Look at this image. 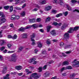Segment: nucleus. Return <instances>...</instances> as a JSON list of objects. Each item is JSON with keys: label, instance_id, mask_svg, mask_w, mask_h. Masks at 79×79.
I'll return each instance as SVG.
<instances>
[{"label": "nucleus", "instance_id": "c03bdc74", "mask_svg": "<svg viewBox=\"0 0 79 79\" xmlns=\"http://www.w3.org/2000/svg\"><path fill=\"white\" fill-rule=\"evenodd\" d=\"M77 2V1L76 0H72L71 1V2L72 3H76Z\"/></svg>", "mask_w": 79, "mask_h": 79}, {"label": "nucleus", "instance_id": "6e6552de", "mask_svg": "<svg viewBox=\"0 0 79 79\" xmlns=\"http://www.w3.org/2000/svg\"><path fill=\"white\" fill-rule=\"evenodd\" d=\"M1 18V23H0V25H1L2 23H5V21H6V19H5V17H2V18Z\"/></svg>", "mask_w": 79, "mask_h": 79}, {"label": "nucleus", "instance_id": "c9c22d12", "mask_svg": "<svg viewBox=\"0 0 79 79\" xmlns=\"http://www.w3.org/2000/svg\"><path fill=\"white\" fill-rule=\"evenodd\" d=\"M30 39H33L35 37V34L33 33L32 35L30 36Z\"/></svg>", "mask_w": 79, "mask_h": 79}, {"label": "nucleus", "instance_id": "052dcab7", "mask_svg": "<svg viewBox=\"0 0 79 79\" xmlns=\"http://www.w3.org/2000/svg\"><path fill=\"white\" fill-rule=\"evenodd\" d=\"M75 11H77V12L79 13V10L75 9V10H73V12H75Z\"/></svg>", "mask_w": 79, "mask_h": 79}, {"label": "nucleus", "instance_id": "bb28decb", "mask_svg": "<svg viewBox=\"0 0 79 79\" xmlns=\"http://www.w3.org/2000/svg\"><path fill=\"white\" fill-rule=\"evenodd\" d=\"M63 15V14L62 13H59L57 15H56V18H58V17H60V16H61Z\"/></svg>", "mask_w": 79, "mask_h": 79}, {"label": "nucleus", "instance_id": "dca6fc26", "mask_svg": "<svg viewBox=\"0 0 79 79\" xmlns=\"http://www.w3.org/2000/svg\"><path fill=\"white\" fill-rule=\"evenodd\" d=\"M68 64H69V63L67 61H64L63 63V64H62V66H64V65L66 66L67 65H68Z\"/></svg>", "mask_w": 79, "mask_h": 79}, {"label": "nucleus", "instance_id": "393cba45", "mask_svg": "<svg viewBox=\"0 0 79 79\" xmlns=\"http://www.w3.org/2000/svg\"><path fill=\"white\" fill-rule=\"evenodd\" d=\"M0 16H2L1 17V18H5V15H3V12H0Z\"/></svg>", "mask_w": 79, "mask_h": 79}, {"label": "nucleus", "instance_id": "338daca9", "mask_svg": "<svg viewBox=\"0 0 79 79\" xmlns=\"http://www.w3.org/2000/svg\"><path fill=\"white\" fill-rule=\"evenodd\" d=\"M40 32H44V30L42 29H40Z\"/></svg>", "mask_w": 79, "mask_h": 79}, {"label": "nucleus", "instance_id": "a19ab883", "mask_svg": "<svg viewBox=\"0 0 79 79\" xmlns=\"http://www.w3.org/2000/svg\"><path fill=\"white\" fill-rule=\"evenodd\" d=\"M64 70H66V67H63L61 69V72L63 71Z\"/></svg>", "mask_w": 79, "mask_h": 79}, {"label": "nucleus", "instance_id": "c85d7f7f", "mask_svg": "<svg viewBox=\"0 0 79 79\" xmlns=\"http://www.w3.org/2000/svg\"><path fill=\"white\" fill-rule=\"evenodd\" d=\"M9 8H10V6H5L4 7V9L6 10H8Z\"/></svg>", "mask_w": 79, "mask_h": 79}, {"label": "nucleus", "instance_id": "2f4dec72", "mask_svg": "<svg viewBox=\"0 0 79 79\" xmlns=\"http://www.w3.org/2000/svg\"><path fill=\"white\" fill-rule=\"evenodd\" d=\"M38 46L40 47V48H41L42 47V44L40 43H38Z\"/></svg>", "mask_w": 79, "mask_h": 79}, {"label": "nucleus", "instance_id": "f257e3e1", "mask_svg": "<svg viewBox=\"0 0 79 79\" xmlns=\"http://www.w3.org/2000/svg\"><path fill=\"white\" fill-rule=\"evenodd\" d=\"M11 57L9 59V61L11 62H16V60H17V56L16 54H13L11 56Z\"/></svg>", "mask_w": 79, "mask_h": 79}, {"label": "nucleus", "instance_id": "603ef678", "mask_svg": "<svg viewBox=\"0 0 79 79\" xmlns=\"http://www.w3.org/2000/svg\"><path fill=\"white\" fill-rule=\"evenodd\" d=\"M47 65L44 66L43 68V69H45L47 68Z\"/></svg>", "mask_w": 79, "mask_h": 79}, {"label": "nucleus", "instance_id": "6e6d98bb", "mask_svg": "<svg viewBox=\"0 0 79 79\" xmlns=\"http://www.w3.org/2000/svg\"><path fill=\"white\" fill-rule=\"evenodd\" d=\"M39 50L38 49H36L35 50L34 53H37V52H38V51Z\"/></svg>", "mask_w": 79, "mask_h": 79}, {"label": "nucleus", "instance_id": "1a4fd4ad", "mask_svg": "<svg viewBox=\"0 0 79 79\" xmlns=\"http://www.w3.org/2000/svg\"><path fill=\"white\" fill-rule=\"evenodd\" d=\"M27 37V35L26 33H24L22 34V38L23 39H26Z\"/></svg>", "mask_w": 79, "mask_h": 79}, {"label": "nucleus", "instance_id": "0e129e2a", "mask_svg": "<svg viewBox=\"0 0 79 79\" xmlns=\"http://www.w3.org/2000/svg\"><path fill=\"white\" fill-rule=\"evenodd\" d=\"M26 2V1L25 0H23L21 1V3H25Z\"/></svg>", "mask_w": 79, "mask_h": 79}, {"label": "nucleus", "instance_id": "4be33fe9", "mask_svg": "<svg viewBox=\"0 0 79 79\" xmlns=\"http://www.w3.org/2000/svg\"><path fill=\"white\" fill-rule=\"evenodd\" d=\"M25 15H26V12H25V11H23L21 14V16L23 17Z\"/></svg>", "mask_w": 79, "mask_h": 79}, {"label": "nucleus", "instance_id": "3c124183", "mask_svg": "<svg viewBox=\"0 0 79 79\" xmlns=\"http://www.w3.org/2000/svg\"><path fill=\"white\" fill-rule=\"evenodd\" d=\"M41 20V19H40V18H38L37 19V22H40Z\"/></svg>", "mask_w": 79, "mask_h": 79}, {"label": "nucleus", "instance_id": "a878e982", "mask_svg": "<svg viewBox=\"0 0 79 79\" xmlns=\"http://www.w3.org/2000/svg\"><path fill=\"white\" fill-rule=\"evenodd\" d=\"M66 68V69H73L72 67L71 66H67Z\"/></svg>", "mask_w": 79, "mask_h": 79}, {"label": "nucleus", "instance_id": "423d86ee", "mask_svg": "<svg viewBox=\"0 0 79 79\" xmlns=\"http://www.w3.org/2000/svg\"><path fill=\"white\" fill-rule=\"evenodd\" d=\"M8 68L6 67H4L3 68V70L2 71V73L3 74H5L6 73Z\"/></svg>", "mask_w": 79, "mask_h": 79}, {"label": "nucleus", "instance_id": "6ab92c4d", "mask_svg": "<svg viewBox=\"0 0 79 79\" xmlns=\"http://www.w3.org/2000/svg\"><path fill=\"white\" fill-rule=\"evenodd\" d=\"M79 61H77L76 62L75 64H74V65L75 66H76V67H79Z\"/></svg>", "mask_w": 79, "mask_h": 79}, {"label": "nucleus", "instance_id": "c756f323", "mask_svg": "<svg viewBox=\"0 0 79 79\" xmlns=\"http://www.w3.org/2000/svg\"><path fill=\"white\" fill-rule=\"evenodd\" d=\"M51 20V18L50 17H48L47 18L46 20V22L47 23L48 21H50Z\"/></svg>", "mask_w": 79, "mask_h": 79}, {"label": "nucleus", "instance_id": "412c9836", "mask_svg": "<svg viewBox=\"0 0 79 79\" xmlns=\"http://www.w3.org/2000/svg\"><path fill=\"white\" fill-rule=\"evenodd\" d=\"M35 60V58H32L30 60L29 62L32 63V62H34Z\"/></svg>", "mask_w": 79, "mask_h": 79}, {"label": "nucleus", "instance_id": "e2e57ef3", "mask_svg": "<svg viewBox=\"0 0 79 79\" xmlns=\"http://www.w3.org/2000/svg\"><path fill=\"white\" fill-rule=\"evenodd\" d=\"M7 47L8 48H10L11 47V45L10 44H7Z\"/></svg>", "mask_w": 79, "mask_h": 79}, {"label": "nucleus", "instance_id": "473e14b6", "mask_svg": "<svg viewBox=\"0 0 79 79\" xmlns=\"http://www.w3.org/2000/svg\"><path fill=\"white\" fill-rule=\"evenodd\" d=\"M33 77H34L33 74H32L31 75H30L28 78V79H33Z\"/></svg>", "mask_w": 79, "mask_h": 79}, {"label": "nucleus", "instance_id": "e433bc0d", "mask_svg": "<svg viewBox=\"0 0 79 79\" xmlns=\"http://www.w3.org/2000/svg\"><path fill=\"white\" fill-rule=\"evenodd\" d=\"M60 46L61 47H64V43L63 42H61L60 44Z\"/></svg>", "mask_w": 79, "mask_h": 79}, {"label": "nucleus", "instance_id": "cd10ccee", "mask_svg": "<svg viewBox=\"0 0 79 79\" xmlns=\"http://www.w3.org/2000/svg\"><path fill=\"white\" fill-rule=\"evenodd\" d=\"M46 3V1L44 0H42L41 2H40V5H42L43 4H44Z\"/></svg>", "mask_w": 79, "mask_h": 79}, {"label": "nucleus", "instance_id": "680f3d73", "mask_svg": "<svg viewBox=\"0 0 79 79\" xmlns=\"http://www.w3.org/2000/svg\"><path fill=\"white\" fill-rule=\"evenodd\" d=\"M7 53H14V51H8Z\"/></svg>", "mask_w": 79, "mask_h": 79}, {"label": "nucleus", "instance_id": "69168bd1", "mask_svg": "<svg viewBox=\"0 0 79 79\" xmlns=\"http://www.w3.org/2000/svg\"><path fill=\"white\" fill-rule=\"evenodd\" d=\"M3 53H6V52H7V50L6 49H5V50H4L3 51Z\"/></svg>", "mask_w": 79, "mask_h": 79}, {"label": "nucleus", "instance_id": "aec40b11", "mask_svg": "<svg viewBox=\"0 0 79 79\" xmlns=\"http://www.w3.org/2000/svg\"><path fill=\"white\" fill-rule=\"evenodd\" d=\"M26 71L27 73V75L29 74H31V73H32V72L29 71V69H26Z\"/></svg>", "mask_w": 79, "mask_h": 79}, {"label": "nucleus", "instance_id": "ddd939ff", "mask_svg": "<svg viewBox=\"0 0 79 79\" xmlns=\"http://www.w3.org/2000/svg\"><path fill=\"white\" fill-rule=\"evenodd\" d=\"M49 75H50V73L48 72H47L44 73V76L45 77H48Z\"/></svg>", "mask_w": 79, "mask_h": 79}, {"label": "nucleus", "instance_id": "5701e85b", "mask_svg": "<svg viewBox=\"0 0 79 79\" xmlns=\"http://www.w3.org/2000/svg\"><path fill=\"white\" fill-rule=\"evenodd\" d=\"M31 27H32L34 29H35V28H37V26L36 24H35L31 25Z\"/></svg>", "mask_w": 79, "mask_h": 79}, {"label": "nucleus", "instance_id": "4468645a", "mask_svg": "<svg viewBox=\"0 0 79 79\" xmlns=\"http://www.w3.org/2000/svg\"><path fill=\"white\" fill-rule=\"evenodd\" d=\"M66 6H67L68 10H69V11H71V10H72V8H71V7L69 6V4H66Z\"/></svg>", "mask_w": 79, "mask_h": 79}, {"label": "nucleus", "instance_id": "b1692460", "mask_svg": "<svg viewBox=\"0 0 79 79\" xmlns=\"http://www.w3.org/2000/svg\"><path fill=\"white\" fill-rule=\"evenodd\" d=\"M29 22L30 23H34V22H35V19H29Z\"/></svg>", "mask_w": 79, "mask_h": 79}, {"label": "nucleus", "instance_id": "a18cd8bd", "mask_svg": "<svg viewBox=\"0 0 79 79\" xmlns=\"http://www.w3.org/2000/svg\"><path fill=\"white\" fill-rule=\"evenodd\" d=\"M64 16H66L68 15V12L67 11L65 12L64 13Z\"/></svg>", "mask_w": 79, "mask_h": 79}, {"label": "nucleus", "instance_id": "ea45409f", "mask_svg": "<svg viewBox=\"0 0 79 79\" xmlns=\"http://www.w3.org/2000/svg\"><path fill=\"white\" fill-rule=\"evenodd\" d=\"M13 7L12 6H11L10 7V12H12L13 11Z\"/></svg>", "mask_w": 79, "mask_h": 79}, {"label": "nucleus", "instance_id": "2eb2a0df", "mask_svg": "<svg viewBox=\"0 0 79 79\" xmlns=\"http://www.w3.org/2000/svg\"><path fill=\"white\" fill-rule=\"evenodd\" d=\"M51 34L53 35H55L56 34V31H55L54 30H52L51 32Z\"/></svg>", "mask_w": 79, "mask_h": 79}, {"label": "nucleus", "instance_id": "09e8293b", "mask_svg": "<svg viewBox=\"0 0 79 79\" xmlns=\"http://www.w3.org/2000/svg\"><path fill=\"white\" fill-rule=\"evenodd\" d=\"M46 43L48 45H50V41H49V40H47Z\"/></svg>", "mask_w": 79, "mask_h": 79}, {"label": "nucleus", "instance_id": "7ed1b4c3", "mask_svg": "<svg viewBox=\"0 0 79 79\" xmlns=\"http://www.w3.org/2000/svg\"><path fill=\"white\" fill-rule=\"evenodd\" d=\"M69 33L68 32L67 33H65L64 35V37L65 38L64 40L66 41L67 40H66V38H69Z\"/></svg>", "mask_w": 79, "mask_h": 79}, {"label": "nucleus", "instance_id": "f03ea898", "mask_svg": "<svg viewBox=\"0 0 79 79\" xmlns=\"http://www.w3.org/2000/svg\"><path fill=\"white\" fill-rule=\"evenodd\" d=\"M79 29V27H74V29L73 28H70L69 31H68V32L69 33H72L73 32V31H77Z\"/></svg>", "mask_w": 79, "mask_h": 79}, {"label": "nucleus", "instance_id": "7c9ffc66", "mask_svg": "<svg viewBox=\"0 0 79 79\" xmlns=\"http://www.w3.org/2000/svg\"><path fill=\"white\" fill-rule=\"evenodd\" d=\"M42 71V67H40L38 69V72L40 73Z\"/></svg>", "mask_w": 79, "mask_h": 79}, {"label": "nucleus", "instance_id": "5fc2aeb1", "mask_svg": "<svg viewBox=\"0 0 79 79\" xmlns=\"http://www.w3.org/2000/svg\"><path fill=\"white\" fill-rule=\"evenodd\" d=\"M56 12H57L56 10H53L52 11V13H56Z\"/></svg>", "mask_w": 79, "mask_h": 79}, {"label": "nucleus", "instance_id": "58836bf2", "mask_svg": "<svg viewBox=\"0 0 79 79\" xmlns=\"http://www.w3.org/2000/svg\"><path fill=\"white\" fill-rule=\"evenodd\" d=\"M31 27V26L26 27L25 28H24L25 30H26V29H30Z\"/></svg>", "mask_w": 79, "mask_h": 79}, {"label": "nucleus", "instance_id": "4c0bfd02", "mask_svg": "<svg viewBox=\"0 0 79 79\" xmlns=\"http://www.w3.org/2000/svg\"><path fill=\"white\" fill-rule=\"evenodd\" d=\"M15 9V10H21V8L18 7H14Z\"/></svg>", "mask_w": 79, "mask_h": 79}, {"label": "nucleus", "instance_id": "49530a36", "mask_svg": "<svg viewBox=\"0 0 79 79\" xmlns=\"http://www.w3.org/2000/svg\"><path fill=\"white\" fill-rule=\"evenodd\" d=\"M53 25H54V26H57L58 25V23L56 22H54L53 23Z\"/></svg>", "mask_w": 79, "mask_h": 79}, {"label": "nucleus", "instance_id": "4d7b16f0", "mask_svg": "<svg viewBox=\"0 0 79 79\" xmlns=\"http://www.w3.org/2000/svg\"><path fill=\"white\" fill-rule=\"evenodd\" d=\"M65 29V26L64 25H63L61 27V29H62V30H63V29Z\"/></svg>", "mask_w": 79, "mask_h": 79}, {"label": "nucleus", "instance_id": "72a5a7b5", "mask_svg": "<svg viewBox=\"0 0 79 79\" xmlns=\"http://www.w3.org/2000/svg\"><path fill=\"white\" fill-rule=\"evenodd\" d=\"M17 35L16 34H15L13 36H12V38L14 39H17Z\"/></svg>", "mask_w": 79, "mask_h": 79}, {"label": "nucleus", "instance_id": "f704fd0d", "mask_svg": "<svg viewBox=\"0 0 79 79\" xmlns=\"http://www.w3.org/2000/svg\"><path fill=\"white\" fill-rule=\"evenodd\" d=\"M71 46V45H67L65 46V47H64V48L65 49H66V48H69V47H70Z\"/></svg>", "mask_w": 79, "mask_h": 79}, {"label": "nucleus", "instance_id": "9b49d317", "mask_svg": "<svg viewBox=\"0 0 79 79\" xmlns=\"http://www.w3.org/2000/svg\"><path fill=\"white\" fill-rule=\"evenodd\" d=\"M76 75L74 73L71 74L70 76V79H74V78L75 77Z\"/></svg>", "mask_w": 79, "mask_h": 79}, {"label": "nucleus", "instance_id": "f3484780", "mask_svg": "<svg viewBox=\"0 0 79 79\" xmlns=\"http://www.w3.org/2000/svg\"><path fill=\"white\" fill-rule=\"evenodd\" d=\"M9 76L10 75L7 74L6 76L3 77V79H10Z\"/></svg>", "mask_w": 79, "mask_h": 79}, {"label": "nucleus", "instance_id": "9d476101", "mask_svg": "<svg viewBox=\"0 0 79 79\" xmlns=\"http://www.w3.org/2000/svg\"><path fill=\"white\" fill-rule=\"evenodd\" d=\"M0 42L1 43H0V45H3L4 44H6V42H5L4 40H0Z\"/></svg>", "mask_w": 79, "mask_h": 79}, {"label": "nucleus", "instance_id": "a211bd4d", "mask_svg": "<svg viewBox=\"0 0 79 79\" xmlns=\"http://www.w3.org/2000/svg\"><path fill=\"white\" fill-rule=\"evenodd\" d=\"M25 30V29L24 27H21L19 29V31H21V32H23Z\"/></svg>", "mask_w": 79, "mask_h": 79}, {"label": "nucleus", "instance_id": "bf43d9fd", "mask_svg": "<svg viewBox=\"0 0 79 79\" xmlns=\"http://www.w3.org/2000/svg\"><path fill=\"white\" fill-rule=\"evenodd\" d=\"M26 4H24L22 7V8H24V7H26Z\"/></svg>", "mask_w": 79, "mask_h": 79}, {"label": "nucleus", "instance_id": "774afa93", "mask_svg": "<svg viewBox=\"0 0 79 79\" xmlns=\"http://www.w3.org/2000/svg\"><path fill=\"white\" fill-rule=\"evenodd\" d=\"M51 79H56V76H55L54 77H53Z\"/></svg>", "mask_w": 79, "mask_h": 79}, {"label": "nucleus", "instance_id": "0eeeda50", "mask_svg": "<svg viewBox=\"0 0 79 79\" xmlns=\"http://www.w3.org/2000/svg\"><path fill=\"white\" fill-rule=\"evenodd\" d=\"M15 69L17 70H21L23 69V67L21 65L17 66L15 67Z\"/></svg>", "mask_w": 79, "mask_h": 79}, {"label": "nucleus", "instance_id": "39448f33", "mask_svg": "<svg viewBox=\"0 0 79 79\" xmlns=\"http://www.w3.org/2000/svg\"><path fill=\"white\" fill-rule=\"evenodd\" d=\"M52 9V6H48L45 8V11H48Z\"/></svg>", "mask_w": 79, "mask_h": 79}, {"label": "nucleus", "instance_id": "13d9d810", "mask_svg": "<svg viewBox=\"0 0 79 79\" xmlns=\"http://www.w3.org/2000/svg\"><path fill=\"white\" fill-rule=\"evenodd\" d=\"M62 56H64V57H66L67 56L65 54H64L63 53H62Z\"/></svg>", "mask_w": 79, "mask_h": 79}, {"label": "nucleus", "instance_id": "de8ad7c7", "mask_svg": "<svg viewBox=\"0 0 79 79\" xmlns=\"http://www.w3.org/2000/svg\"><path fill=\"white\" fill-rule=\"evenodd\" d=\"M42 54H44V55H46L47 54V51H43L42 52Z\"/></svg>", "mask_w": 79, "mask_h": 79}, {"label": "nucleus", "instance_id": "8fccbe9b", "mask_svg": "<svg viewBox=\"0 0 79 79\" xmlns=\"http://www.w3.org/2000/svg\"><path fill=\"white\" fill-rule=\"evenodd\" d=\"M71 53V51H68L67 52H66V53L67 54H70Z\"/></svg>", "mask_w": 79, "mask_h": 79}, {"label": "nucleus", "instance_id": "f8f14e48", "mask_svg": "<svg viewBox=\"0 0 79 79\" xmlns=\"http://www.w3.org/2000/svg\"><path fill=\"white\" fill-rule=\"evenodd\" d=\"M52 28V26H47V32H49L50 31V29Z\"/></svg>", "mask_w": 79, "mask_h": 79}, {"label": "nucleus", "instance_id": "20e7f679", "mask_svg": "<svg viewBox=\"0 0 79 79\" xmlns=\"http://www.w3.org/2000/svg\"><path fill=\"white\" fill-rule=\"evenodd\" d=\"M32 74H33V78L34 79H37L39 78V77L37 76V74L36 73H32Z\"/></svg>", "mask_w": 79, "mask_h": 79}, {"label": "nucleus", "instance_id": "37998d69", "mask_svg": "<svg viewBox=\"0 0 79 79\" xmlns=\"http://www.w3.org/2000/svg\"><path fill=\"white\" fill-rule=\"evenodd\" d=\"M23 48H23V47H20L19 49V52H21L22 51V50H23Z\"/></svg>", "mask_w": 79, "mask_h": 79}, {"label": "nucleus", "instance_id": "79ce46f5", "mask_svg": "<svg viewBox=\"0 0 79 79\" xmlns=\"http://www.w3.org/2000/svg\"><path fill=\"white\" fill-rule=\"evenodd\" d=\"M59 4L60 5H64V3L62 1H60L59 2Z\"/></svg>", "mask_w": 79, "mask_h": 79}, {"label": "nucleus", "instance_id": "864d4df0", "mask_svg": "<svg viewBox=\"0 0 79 79\" xmlns=\"http://www.w3.org/2000/svg\"><path fill=\"white\" fill-rule=\"evenodd\" d=\"M5 47H2L1 48H0V50L1 51H3V50H4V49H5Z\"/></svg>", "mask_w": 79, "mask_h": 79}]
</instances>
